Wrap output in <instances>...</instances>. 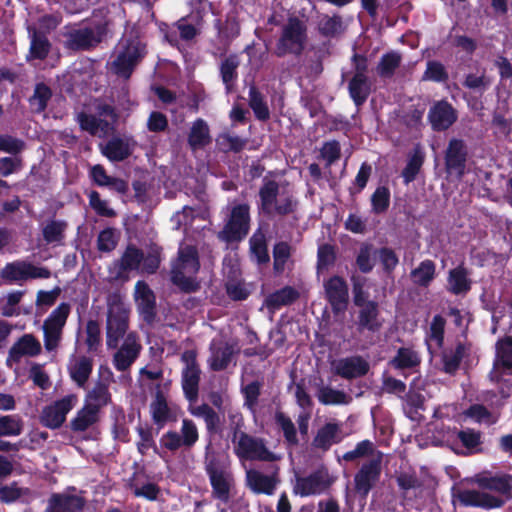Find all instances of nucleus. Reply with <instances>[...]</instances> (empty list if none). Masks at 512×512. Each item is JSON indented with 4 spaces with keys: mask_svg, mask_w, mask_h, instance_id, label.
Returning a JSON list of instances; mask_svg holds the SVG:
<instances>
[{
    "mask_svg": "<svg viewBox=\"0 0 512 512\" xmlns=\"http://www.w3.org/2000/svg\"><path fill=\"white\" fill-rule=\"evenodd\" d=\"M279 194V183L274 179L264 177L258 190V214L268 219L283 218L294 214L298 209V200L293 195L279 198Z\"/></svg>",
    "mask_w": 512,
    "mask_h": 512,
    "instance_id": "1",
    "label": "nucleus"
},
{
    "mask_svg": "<svg viewBox=\"0 0 512 512\" xmlns=\"http://www.w3.org/2000/svg\"><path fill=\"white\" fill-rule=\"evenodd\" d=\"M99 42L91 28L78 29L70 33L68 47L73 50H89Z\"/></svg>",
    "mask_w": 512,
    "mask_h": 512,
    "instance_id": "43",
    "label": "nucleus"
},
{
    "mask_svg": "<svg viewBox=\"0 0 512 512\" xmlns=\"http://www.w3.org/2000/svg\"><path fill=\"white\" fill-rule=\"evenodd\" d=\"M375 250L372 243L363 242L360 244L355 263L361 273L368 274L373 270L374 260L372 256L375 254Z\"/></svg>",
    "mask_w": 512,
    "mask_h": 512,
    "instance_id": "56",
    "label": "nucleus"
},
{
    "mask_svg": "<svg viewBox=\"0 0 512 512\" xmlns=\"http://www.w3.org/2000/svg\"><path fill=\"white\" fill-rule=\"evenodd\" d=\"M102 154L110 161L121 162L131 155V149L123 139L114 137L107 141L102 149Z\"/></svg>",
    "mask_w": 512,
    "mask_h": 512,
    "instance_id": "44",
    "label": "nucleus"
},
{
    "mask_svg": "<svg viewBox=\"0 0 512 512\" xmlns=\"http://www.w3.org/2000/svg\"><path fill=\"white\" fill-rule=\"evenodd\" d=\"M199 440V432L195 422L185 418L182 420L180 433L169 430L162 434L159 444L160 451L176 452L180 448L191 449Z\"/></svg>",
    "mask_w": 512,
    "mask_h": 512,
    "instance_id": "8",
    "label": "nucleus"
},
{
    "mask_svg": "<svg viewBox=\"0 0 512 512\" xmlns=\"http://www.w3.org/2000/svg\"><path fill=\"white\" fill-rule=\"evenodd\" d=\"M248 96V104L252 109L255 118L262 122L268 121L270 119L269 107L265 101L264 95L254 84L249 87Z\"/></svg>",
    "mask_w": 512,
    "mask_h": 512,
    "instance_id": "45",
    "label": "nucleus"
},
{
    "mask_svg": "<svg viewBox=\"0 0 512 512\" xmlns=\"http://www.w3.org/2000/svg\"><path fill=\"white\" fill-rule=\"evenodd\" d=\"M275 424L282 431L285 443L290 447L299 444L297 429L291 418L282 411H276L274 416Z\"/></svg>",
    "mask_w": 512,
    "mask_h": 512,
    "instance_id": "46",
    "label": "nucleus"
},
{
    "mask_svg": "<svg viewBox=\"0 0 512 512\" xmlns=\"http://www.w3.org/2000/svg\"><path fill=\"white\" fill-rule=\"evenodd\" d=\"M494 367L512 371V336H505L496 342Z\"/></svg>",
    "mask_w": 512,
    "mask_h": 512,
    "instance_id": "47",
    "label": "nucleus"
},
{
    "mask_svg": "<svg viewBox=\"0 0 512 512\" xmlns=\"http://www.w3.org/2000/svg\"><path fill=\"white\" fill-rule=\"evenodd\" d=\"M107 308L106 344L108 348L116 349L128 330L130 311L117 291L107 296Z\"/></svg>",
    "mask_w": 512,
    "mask_h": 512,
    "instance_id": "3",
    "label": "nucleus"
},
{
    "mask_svg": "<svg viewBox=\"0 0 512 512\" xmlns=\"http://www.w3.org/2000/svg\"><path fill=\"white\" fill-rule=\"evenodd\" d=\"M357 330L363 332L365 330L375 333L382 327L380 321L379 304L375 300L369 301L366 305L358 307Z\"/></svg>",
    "mask_w": 512,
    "mask_h": 512,
    "instance_id": "24",
    "label": "nucleus"
},
{
    "mask_svg": "<svg viewBox=\"0 0 512 512\" xmlns=\"http://www.w3.org/2000/svg\"><path fill=\"white\" fill-rule=\"evenodd\" d=\"M180 268L171 269V282L184 293H195L200 289V283L193 277L186 276Z\"/></svg>",
    "mask_w": 512,
    "mask_h": 512,
    "instance_id": "59",
    "label": "nucleus"
},
{
    "mask_svg": "<svg viewBox=\"0 0 512 512\" xmlns=\"http://www.w3.org/2000/svg\"><path fill=\"white\" fill-rule=\"evenodd\" d=\"M239 66L240 58L236 53L229 54L219 64V75L227 94L232 93L236 88Z\"/></svg>",
    "mask_w": 512,
    "mask_h": 512,
    "instance_id": "29",
    "label": "nucleus"
},
{
    "mask_svg": "<svg viewBox=\"0 0 512 512\" xmlns=\"http://www.w3.org/2000/svg\"><path fill=\"white\" fill-rule=\"evenodd\" d=\"M250 224V205L236 204L231 208L223 228L217 233V238L226 243L241 242L248 235Z\"/></svg>",
    "mask_w": 512,
    "mask_h": 512,
    "instance_id": "5",
    "label": "nucleus"
},
{
    "mask_svg": "<svg viewBox=\"0 0 512 512\" xmlns=\"http://www.w3.org/2000/svg\"><path fill=\"white\" fill-rule=\"evenodd\" d=\"M341 427L338 423L327 422L321 426L312 440V446L323 452L328 451L332 445L342 441Z\"/></svg>",
    "mask_w": 512,
    "mask_h": 512,
    "instance_id": "27",
    "label": "nucleus"
},
{
    "mask_svg": "<svg viewBox=\"0 0 512 512\" xmlns=\"http://www.w3.org/2000/svg\"><path fill=\"white\" fill-rule=\"evenodd\" d=\"M308 43V26L306 21L296 15H290L282 25L276 41L274 54L279 57L292 55L300 57Z\"/></svg>",
    "mask_w": 512,
    "mask_h": 512,
    "instance_id": "2",
    "label": "nucleus"
},
{
    "mask_svg": "<svg viewBox=\"0 0 512 512\" xmlns=\"http://www.w3.org/2000/svg\"><path fill=\"white\" fill-rule=\"evenodd\" d=\"M391 193L387 186H378L371 195L372 212L376 215L384 214L390 206Z\"/></svg>",
    "mask_w": 512,
    "mask_h": 512,
    "instance_id": "63",
    "label": "nucleus"
},
{
    "mask_svg": "<svg viewBox=\"0 0 512 512\" xmlns=\"http://www.w3.org/2000/svg\"><path fill=\"white\" fill-rule=\"evenodd\" d=\"M93 371V360L87 356H79L69 367V375L78 387H85Z\"/></svg>",
    "mask_w": 512,
    "mask_h": 512,
    "instance_id": "40",
    "label": "nucleus"
},
{
    "mask_svg": "<svg viewBox=\"0 0 512 512\" xmlns=\"http://www.w3.org/2000/svg\"><path fill=\"white\" fill-rule=\"evenodd\" d=\"M247 481L251 490L256 494L272 495L276 489V479L259 471H249Z\"/></svg>",
    "mask_w": 512,
    "mask_h": 512,
    "instance_id": "38",
    "label": "nucleus"
},
{
    "mask_svg": "<svg viewBox=\"0 0 512 512\" xmlns=\"http://www.w3.org/2000/svg\"><path fill=\"white\" fill-rule=\"evenodd\" d=\"M325 299L332 312L337 315L347 310L349 304V287L346 280L339 275H333L323 283Z\"/></svg>",
    "mask_w": 512,
    "mask_h": 512,
    "instance_id": "13",
    "label": "nucleus"
},
{
    "mask_svg": "<svg viewBox=\"0 0 512 512\" xmlns=\"http://www.w3.org/2000/svg\"><path fill=\"white\" fill-rule=\"evenodd\" d=\"M424 160V153L419 148L414 149L413 153L409 155L407 164L401 172L405 184H409L416 179L423 166Z\"/></svg>",
    "mask_w": 512,
    "mask_h": 512,
    "instance_id": "51",
    "label": "nucleus"
},
{
    "mask_svg": "<svg viewBox=\"0 0 512 512\" xmlns=\"http://www.w3.org/2000/svg\"><path fill=\"white\" fill-rule=\"evenodd\" d=\"M381 475V456L363 463L354 476V489L361 498L366 499Z\"/></svg>",
    "mask_w": 512,
    "mask_h": 512,
    "instance_id": "16",
    "label": "nucleus"
},
{
    "mask_svg": "<svg viewBox=\"0 0 512 512\" xmlns=\"http://www.w3.org/2000/svg\"><path fill=\"white\" fill-rule=\"evenodd\" d=\"M512 476L511 475H502V476H492V477H484L479 480V485L483 488L497 491L504 495H510L512 491Z\"/></svg>",
    "mask_w": 512,
    "mask_h": 512,
    "instance_id": "58",
    "label": "nucleus"
},
{
    "mask_svg": "<svg viewBox=\"0 0 512 512\" xmlns=\"http://www.w3.org/2000/svg\"><path fill=\"white\" fill-rule=\"evenodd\" d=\"M402 61L401 55L396 51H390L383 54L377 65V74L380 78L390 79L399 68Z\"/></svg>",
    "mask_w": 512,
    "mask_h": 512,
    "instance_id": "49",
    "label": "nucleus"
},
{
    "mask_svg": "<svg viewBox=\"0 0 512 512\" xmlns=\"http://www.w3.org/2000/svg\"><path fill=\"white\" fill-rule=\"evenodd\" d=\"M331 482L328 473L323 470H316L305 477H297L293 492L301 497L317 495L324 492Z\"/></svg>",
    "mask_w": 512,
    "mask_h": 512,
    "instance_id": "19",
    "label": "nucleus"
},
{
    "mask_svg": "<svg viewBox=\"0 0 512 512\" xmlns=\"http://www.w3.org/2000/svg\"><path fill=\"white\" fill-rule=\"evenodd\" d=\"M468 157L469 152L465 141L459 138H451L444 152L446 172L449 174L454 173L459 178L463 177Z\"/></svg>",
    "mask_w": 512,
    "mask_h": 512,
    "instance_id": "15",
    "label": "nucleus"
},
{
    "mask_svg": "<svg viewBox=\"0 0 512 512\" xmlns=\"http://www.w3.org/2000/svg\"><path fill=\"white\" fill-rule=\"evenodd\" d=\"M173 268H180L189 274H197L200 269L198 250L195 246L187 245L178 252V264Z\"/></svg>",
    "mask_w": 512,
    "mask_h": 512,
    "instance_id": "42",
    "label": "nucleus"
},
{
    "mask_svg": "<svg viewBox=\"0 0 512 512\" xmlns=\"http://www.w3.org/2000/svg\"><path fill=\"white\" fill-rule=\"evenodd\" d=\"M143 260V251L134 244H128L121 258L115 263L117 272L114 280H127L128 271L137 270Z\"/></svg>",
    "mask_w": 512,
    "mask_h": 512,
    "instance_id": "26",
    "label": "nucleus"
},
{
    "mask_svg": "<svg viewBox=\"0 0 512 512\" xmlns=\"http://www.w3.org/2000/svg\"><path fill=\"white\" fill-rule=\"evenodd\" d=\"M455 497L465 507H479L489 510L500 508L505 504L504 499L477 490H460Z\"/></svg>",
    "mask_w": 512,
    "mask_h": 512,
    "instance_id": "20",
    "label": "nucleus"
},
{
    "mask_svg": "<svg viewBox=\"0 0 512 512\" xmlns=\"http://www.w3.org/2000/svg\"><path fill=\"white\" fill-rule=\"evenodd\" d=\"M427 119L433 131L443 132L456 123L458 112L450 102L441 99L431 105Z\"/></svg>",
    "mask_w": 512,
    "mask_h": 512,
    "instance_id": "17",
    "label": "nucleus"
},
{
    "mask_svg": "<svg viewBox=\"0 0 512 512\" xmlns=\"http://www.w3.org/2000/svg\"><path fill=\"white\" fill-rule=\"evenodd\" d=\"M136 431L139 435V441L136 443L137 451L142 455H146L149 449H153L154 453L163 457L162 452L156 445V442L153 437V432L151 427L144 428L142 426H138Z\"/></svg>",
    "mask_w": 512,
    "mask_h": 512,
    "instance_id": "61",
    "label": "nucleus"
},
{
    "mask_svg": "<svg viewBox=\"0 0 512 512\" xmlns=\"http://www.w3.org/2000/svg\"><path fill=\"white\" fill-rule=\"evenodd\" d=\"M150 409L153 422L158 426L159 429L163 428L166 422L169 420L170 409L168 407L166 398L160 391L156 393L155 400L151 403Z\"/></svg>",
    "mask_w": 512,
    "mask_h": 512,
    "instance_id": "54",
    "label": "nucleus"
},
{
    "mask_svg": "<svg viewBox=\"0 0 512 512\" xmlns=\"http://www.w3.org/2000/svg\"><path fill=\"white\" fill-rule=\"evenodd\" d=\"M135 302L137 310L143 321L152 325L157 317L156 296L145 281H137L135 284Z\"/></svg>",
    "mask_w": 512,
    "mask_h": 512,
    "instance_id": "18",
    "label": "nucleus"
},
{
    "mask_svg": "<svg viewBox=\"0 0 512 512\" xmlns=\"http://www.w3.org/2000/svg\"><path fill=\"white\" fill-rule=\"evenodd\" d=\"M187 141L192 150L202 149L212 142L209 126L204 119L198 118L192 123Z\"/></svg>",
    "mask_w": 512,
    "mask_h": 512,
    "instance_id": "36",
    "label": "nucleus"
},
{
    "mask_svg": "<svg viewBox=\"0 0 512 512\" xmlns=\"http://www.w3.org/2000/svg\"><path fill=\"white\" fill-rule=\"evenodd\" d=\"M0 276L4 281L12 284L28 279H48L51 277V271L46 267H37L30 262L17 260L7 263L1 270Z\"/></svg>",
    "mask_w": 512,
    "mask_h": 512,
    "instance_id": "12",
    "label": "nucleus"
},
{
    "mask_svg": "<svg viewBox=\"0 0 512 512\" xmlns=\"http://www.w3.org/2000/svg\"><path fill=\"white\" fill-rule=\"evenodd\" d=\"M52 95V90L47 84L44 82L36 83L34 92L29 98V104L32 110L37 114L44 112L47 109L48 102L52 98Z\"/></svg>",
    "mask_w": 512,
    "mask_h": 512,
    "instance_id": "50",
    "label": "nucleus"
},
{
    "mask_svg": "<svg viewBox=\"0 0 512 512\" xmlns=\"http://www.w3.org/2000/svg\"><path fill=\"white\" fill-rule=\"evenodd\" d=\"M249 250L258 265H266L270 262L266 234L260 227L249 239Z\"/></svg>",
    "mask_w": 512,
    "mask_h": 512,
    "instance_id": "37",
    "label": "nucleus"
},
{
    "mask_svg": "<svg viewBox=\"0 0 512 512\" xmlns=\"http://www.w3.org/2000/svg\"><path fill=\"white\" fill-rule=\"evenodd\" d=\"M300 297L297 289L292 286H284L270 293L265 298V306L272 311L280 309L282 306H288L296 302Z\"/></svg>",
    "mask_w": 512,
    "mask_h": 512,
    "instance_id": "35",
    "label": "nucleus"
},
{
    "mask_svg": "<svg viewBox=\"0 0 512 512\" xmlns=\"http://www.w3.org/2000/svg\"><path fill=\"white\" fill-rule=\"evenodd\" d=\"M110 401L111 394L109 392L108 386L105 383L98 381L87 393L84 405H87L100 413L101 408L108 405Z\"/></svg>",
    "mask_w": 512,
    "mask_h": 512,
    "instance_id": "41",
    "label": "nucleus"
},
{
    "mask_svg": "<svg viewBox=\"0 0 512 512\" xmlns=\"http://www.w3.org/2000/svg\"><path fill=\"white\" fill-rule=\"evenodd\" d=\"M472 283L470 271L464 263H460L448 271L446 289L449 293L465 296L470 292Z\"/></svg>",
    "mask_w": 512,
    "mask_h": 512,
    "instance_id": "23",
    "label": "nucleus"
},
{
    "mask_svg": "<svg viewBox=\"0 0 512 512\" xmlns=\"http://www.w3.org/2000/svg\"><path fill=\"white\" fill-rule=\"evenodd\" d=\"M456 435L457 439L468 450L469 454L481 451V449H478L482 444L481 431H477L472 428H464L457 431Z\"/></svg>",
    "mask_w": 512,
    "mask_h": 512,
    "instance_id": "60",
    "label": "nucleus"
},
{
    "mask_svg": "<svg viewBox=\"0 0 512 512\" xmlns=\"http://www.w3.org/2000/svg\"><path fill=\"white\" fill-rule=\"evenodd\" d=\"M369 370V362L360 355L341 358L334 366V373L346 380L363 377Z\"/></svg>",
    "mask_w": 512,
    "mask_h": 512,
    "instance_id": "22",
    "label": "nucleus"
},
{
    "mask_svg": "<svg viewBox=\"0 0 512 512\" xmlns=\"http://www.w3.org/2000/svg\"><path fill=\"white\" fill-rule=\"evenodd\" d=\"M71 313V305L61 302L44 320L42 329L44 335V347L51 352L57 349L62 339L63 329Z\"/></svg>",
    "mask_w": 512,
    "mask_h": 512,
    "instance_id": "7",
    "label": "nucleus"
},
{
    "mask_svg": "<svg viewBox=\"0 0 512 512\" xmlns=\"http://www.w3.org/2000/svg\"><path fill=\"white\" fill-rule=\"evenodd\" d=\"M67 222L64 220H49L42 228V236L47 244L61 243L65 238Z\"/></svg>",
    "mask_w": 512,
    "mask_h": 512,
    "instance_id": "52",
    "label": "nucleus"
},
{
    "mask_svg": "<svg viewBox=\"0 0 512 512\" xmlns=\"http://www.w3.org/2000/svg\"><path fill=\"white\" fill-rule=\"evenodd\" d=\"M317 398L323 405H346L351 401V397L344 391L334 389L330 386L320 387Z\"/></svg>",
    "mask_w": 512,
    "mask_h": 512,
    "instance_id": "53",
    "label": "nucleus"
},
{
    "mask_svg": "<svg viewBox=\"0 0 512 512\" xmlns=\"http://www.w3.org/2000/svg\"><path fill=\"white\" fill-rule=\"evenodd\" d=\"M141 345L137 342V335L135 332H130L126 335L124 343L114 354L113 364L117 371L124 372L134 363L137 359Z\"/></svg>",
    "mask_w": 512,
    "mask_h": 512,
    "instance_id": "21",
    "label": "nucleus"
},
{
    "mask_svg": "<svg viewBox=\"0 0 512 512\" xmlns=\"http://www.w3.org/2000/svg\"><path fill=\"white\" fill-rule=\"evenodd\" d=\"M349 96L357 107H361L371 93V81L368 77L353 76L348 83Z\"/></svg>",
    "mask_w": 512,
    "mask_h": 512,
    "instance_id": "39",
    "label": "nucleus"
},
{
    "mask_svg": "<svg viewBox=\"0 0 512 512\" xmlns=\"http://www.w3.org/2000/svg\"><path fill=\"white\" fill-rule=\"evenodd\" d=\"M71 313V305L61 302L44 320L42 329L44 335V347L51 352L57 349L62 339L63 329Z\"/></svg>",
    "mask_w": 512,
    "mask_h": 512,
    "instance_id": "6",
    "label": "nucleus"
},
{
    "mask_svg": "<svg viewBox=\"0 0 512 512\" xmlns=\"http://www.w3.org/2000/svg\"><path fill=\"white\" fill-rule=\"evenodd\" d=\"M337 254L336 247L329 243H324L318 246L317 249V272L327 270L336 262Z\"/></svg>",
    "mask_w": 512,
    "mask_h": 512,
    "instance_id": "62",
    "label": "nucleus"
},
{
    "mask_svg": "<svg viewBox=\"0 0 512 512\" xmlns=\"http://www.w3.org/2000/svg\"><path fill=\"white\" fill-rule=\"evenodd\" d=\"M149 478L148 475L141 476L135 472L129 479L127 486L137 498H143L148 501H156L161 494L160 486L155 482H143L142 478Z\"/></svg>",
    "mask_w": 512,
    "mask_h": 512,
    "instance_id": "31",
    "label": "nucleus"
},
{
    "mask_svg": "<svg viewBox=\"0 0 512 512\" xmlns=\"http://www.w3.org/2000/svg\"><path fill=\"white\" fill-rule=\"evenodd\" d=\"M28 33L30 39V47L28 54L26 55V61H44L48 57L52 48V44L48 36L44 31L36 28H29Z\"/></svg>",
    "mask_w": 512,
    "mask_h": 512,
    "instance_id": "25",
    "label": "nucleus"
},
{
    "mask_svg": "<svg viewBox=\"0 0 512 512\" xmlns=\"http://www.w3.org/2000/svg\"><path fill=\"white\" fill-rule=\"evenodd\" d=\"M204 469L209 478L213 498L226 504L229 502L234 478L227 465L215 454H207L204 460Z\"/></svg>",
    "mask_w": 512,
    "mask_h": 512,
    "instance_id": "4",
    "label": "nucleus"
},
{
    "mask_svg": "<svg viewBox=\"0 0 512 512\" xmlns=\"http://www.w3.org/2000/svg\"><path fill=\"white\" fill-rule=\"evenodd\" d=\"M375 255L381 264L382 270L386 275H391L399 264V257L396 252L387 246L375 250Z\"/></svg>",
    "mask_w": 512,
    "mask_h": 512,
    "instance_id": "64",
    "label": "nucleus"
},
{
    "mask_svg": "<svg viewBox=\"0 0 512 512\" xmlns=\"http://www.w3.org/2000/svg\"><path fill=\"white\" fill-rule=\"evenodd\" d=\"M317 32L323 38H338L345 30L343 18L339 14H321L317 21Z\"/></svg>",
    "mask_w": 512,
    "mask_h": 512,
    "instance_id": "33",
    "label": "nucleus"
},
{
    "mask_svg": "<svg viewBox=\"0 0 512 512\" xmlns=\"http://www.w3.org/2000/svg\"><path fill=\"white\" fill-rule=\"evenodd\" d=\"M436 275V263L431 259H425L411 270L410 280L415 286L426 289L435 280Z\"/></svg>",
    "mask_w": 512,
    "mask_h": 512,
    "instance_id": "34",
    "label": "nucleus"
},
{
    "mask_svg": "<svg viewBox=\"0 0 512 512\" xmlns=\"http://www.w3.org/2000/svg\"><path fill=\"white\" fill-rule=\"evenodd\" d=\"M41 352V344L32 334H25L15 342L9 350V358L18 362L24 355L37 356Z\"/></svg>",
    "mask_w": 512,
    "mask_h": 512,
    "instance_id": "32",
    "label": "nucleus"
},
{
    "mask_svg": "<svg viewBox=\"0 0 512 512\" xmlns=\"http://www.w3.org/2000/svg\"><path fill=\"white\" fill-rule=\"evenodd\" d=\"M86 501L78 495L52 494L45 512H81Z\"/></svg>",
    "mask_w": 512,
    "mask_h": 512,
    "instance_id": "28",
    "label": "nucleus"
},
{
    "mask_svg": "<svg viewBox=\"0 0 512 512\" xmlns=\"http://www.w3.org/2000/svg\"><path fill=\"white\" fill-rule=\"evenodd\" d=\"M208 366L214 372L226 370L235 354L234 345L225 342L221 345L210 344Z\"/></svg>",
    "mask_w": 512,
    "mask_h": 512,
    "instance_id": "30",
    "label": "nucleus"
},
{
    "mask_svg": "<svg viewBox=\"0 0 512 512\" xmlns=\"http://www.w3.org/2000/svg\"><path fill=\"white\" fill-rule=\"evenodd\" d=\"M234 445V452L240 459L265 462L278 460L276 454L267 448L263 438L241 433Z\"/></svg>",
    "mask_w": 512,
    "mask_h": 512,
    "instance_id": "10",
    "label": "nucleus"
},
{
    "mask_svg": "<svg viewBox=\"0 0 512 512\" xmlns=\"http://www.w3.org/2000/svg\"><path fill=\"white\" fill-rule=\"evenodd\" d=\"M273 270L276 274H281L285 270L287 261L292 255V247L286 241L276 242L273 246Z\"/></svg>",
    "mask_w": 512,
    "mask_h": 512,
    "instance_id": "57",
    "label": "nucleus"
},
{
    "mask_svg": "<svg viewBox=\"0 0 512 512\" xmlns=\"http://www.w3.org/2000/svg\"><path fill=\"white\" fill-rule=\"evenodd\" d=\"M389 364L398 370L411 369L420 364V359L413 350L401 347L397 350L396 355L390 360Z\"/></svg>",
    "mask_w": 512,
    "mask_h": 512,
    "instance_id": "55",
    "label": "nucleus"
},
{
    "mask_svg": "<svg viewBox=\"0 0 512 512\" xmlns=\"http://www.w3.org/2000/svg\"><path fill=\"white\" fill-rule=\"evenodd\" d=\"M146 55V47L140 41H129L112 62V71L119 77L129 79Z\"/></svg>",
    "mask_w": 512,
    "mask_h": 512,
    "instance_id": "11",
    "label": "nucleus"
},
{
    "mask_svg": "<svg viewBox=\"0 0 512 512\" xmlns=\"http://www.w3.org/2000/svg\"><path fill=\"white\" fill-rule=\"evenodd\" d=\"M76 402V395L70 394L45 406L40 414V423L49 429L60 428Z\"/></svg>",
    "mask_w": 512,
    "mask_h": 512,
    "instance_id": "14",
    "label": "nucleus"
},
{
    "mask_svg": "<svg viewBox=\"0 0 512 512\" xmlns=\"http://www.w3.org/2000/svg\"><path fill=\"white\" fill-rule=\"evenodd\" d=\"M180 359L184 364L181 373V385L184 396L189 402H195L199 395V383L201 379V369L197 361V351L195 349L185 350L181 354Z\"/></svg>",
    "mask_w": 512,
    "mask_h": 512,
    "instance_id": "9",
    "label": "nucleus"
},
{
    "mask_svg": "<svg viewBox=\"0 0 512 512\" xmlns=\"http://www.w3.org/2000/svg\"><path fill=\"white\" fill-rule=\"evenodd\" d=\"M99 419V413L84 405L70 421V428L74 432H84Z\"/></svg>",
    "mask_w": 512,
    "mask_h": 512,
    "instance_id": "48",
    "label": "nucleus"
}]
</instances>
